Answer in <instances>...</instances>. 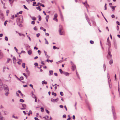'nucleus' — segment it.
<instances>
[{
    "mask_svg": "<svg viewBox=\"0 0 120 120\" xmlns=\"http://www.w3.org/2000/svg\"><path fill=\"white\" fill-rule=\"evenodd\" d=\"M63 73L64 75L67 76H68L69 75V73L66 72H64Z\"/></svg>",
    "mask_w": 120,
    "mask_h": 120,
    "instance_id": "nucleus-13",
    "label": "nucleus"
},
{
    "mask_svg": "<svg viewBox=\"0 0 120 120\" xmlns=\"http://www.w3.org/2000/svg\"><path fill=\"white\" fill-rule=\"evenodd\" d=\"M3 120V117L1 115V113L0 112V120Z\"/></svg>",
    "mask_w": 120,
    "mask_h": 120,
    "instance_id": "nucleus-21",
    "label": "nucleus"
},
{
    "mask_svg": "<svg viewBox=\"0 0 120 120\" xmlns=\"http://www.w3.org/2000/svg\"><path fill=\"white\" fill-rule=\"evenodd\" d=\"M82 3L86 6V8L89 7V5L87 4V3L86 1L84 3L83 2Z\"/></svg>",
    "mask_w": 120,
    "mask_h": 120,
    "instance_id": "nucleus-9",
    "label": "nucleus"
},
{
    "mask_svg": "<svg viewBox=\"0 0 120 120\" xmlns=\"http://www.w3.org/2000/svg\"><path fill=\"white\" fill-rule=\"evenodd\" d=\"M60 17L61 20L62 21H64V18L63 16V15L61 14L60 15Z\"/></svg>",
    "mask_w": 120,
    "mask_h": 120,
    "instance_id": "nucleus-14",
    "label": "nucleus"
},
{
    "mask_svg": "<svg viewBox=\"0 0 120 120\" xmlns=\"http://www.w3.org/2000/svg\"><path fill=\"white\" fill-rule=\"evenodd\" d=\"M40 5L41 6H42L43 7H45L44 5L43 4H42L41 3V4H40Z\"/></svg>",
    "mask_w": 120,
    "mask_h": 120,
    "instance_id": "nucleus-41",
    "label": "nucleus"
},
{
    "mask_svg": "<svg viewBox=\"0 0 120 120\" xmlns=\"http://www.w3.org/2000/svg\"><path fill=\"white\" fill-rule=\"evenodd\" d=\"M22 106L23 108H26V105L25 104H22Z\"/></svg>",
    "mask_w": 120,
    "mask_h": 120,
    "instance_id": "nucleus-26",
    "label": "nucleus"
},
{
    "mask_svg": "<svg viewBox=\"0 0 120 120\" xmlns=\"http://www.w3.org/2000/svg\"><path fill=\"white\" fill-rule=\"evenodd\" d=\"M20 102H24V100L22 99H21L20 100Z\"/></svg>",
    "mask_w": 120,
    "mask_h": 120,
    "instance_id": "nucleus-31",
    "label": "nucleus"
},
{
    "mask_svg": "<svg viewBox=\"0 0 120 120\" xmlns=\"http://www.w3.org/2000/svg\"><path fill=\"white\" fill-rule=\"evenodd\" d=\"M23 6H24V8L25 9H27V8L26 7V6L25 5H23Z\"/></svg>",
    "mask_w": 120,
    "mask_h": 120,
    "instance_id": "nucleus-44",
    "label": "nucleus"
},
{
    "mask_svg": "<svg viewBox=\"0 0 120 120\" xmlns=\"http://www.w3.org/2000/svg\"><path fill=\"white\" fill-rule=\"evenodd\" d=\"M36 4V2H33V6H35V5Z\"/></svg>",
    "mask_w": 120,
    "mask_h": 120,
    "instance_id": "nucleus-43",
    "label": "nucleus"
},
{
    "mask_svg": "<svg viewBox=\"0 0 120 120\" xmlns=\"http://www.w3.org/2000/svg\"><path fill=\"white\" fill-rule=\"evenodd\" d=\"M90 42L91 44H93L94 43V41L92 40H91L90 41Z\"/></svg>",
    "mask_w": 120,
    "mask_h": 120,
    "instance_id": "nucleus-30",
    "label": "nucleus"
},
{
    "mask_svg": "<svg viewBox=\"0 0 120 120\" xmlns=\"http://www.w3.org/2000/svg\"><path fill=\"white\" fill-rule=\"evenodd\" d=\"M34 98L35 99V102H37V99L36 97H35Z\"/></svg>",
    "mask_w": 120,
    "mask_h": 120,
    "instance_id": "nucleus-46",
    "label": "nucleus"
},
{
    "mask_svg": "<svg viewBox=\"0 0 120 120\" xmlns=\"http://www.w3.org/2000/svg\"><path fill=\"white\" fill-rule=\"evenodd\" d=\"M41 112H43L44 111L43 108L42 107L41 108Z\"/></svg>",
    "mask_w": 120,
    "mask_h": 120,
    "instance_id": "nucleus-33",
    "label": "nucleus"
},
{
    "mask_svg": "<svg viewBox=\"0 0 120 120\" xmlns=\"http://www.w3.org/2000/svg\"><path fill=\"white\" fill-rule=\"evenodd\" d=\"M20 79L21 80H23V78L22 77H20Z\"/></svg>",
    "mask_w": 120,
    "mask_h": 120,
    "instance_id": "nucleus-64",
    "label": "nucleus"
},
{
    "mask_svg": "<svg viewBox=\"0 0 120 120\" xmlns=\"http://www.w3.org/2000/svg\"><path fill=\"white\" fill-rule=\"evenodd\" d=\"M9 11L8 10H7L6 11V12L7 14V15H8V14L9 13Z\"/></svg>",
    "mask_w": 120,
    "mask_h": 120,
    "instance_id": "nucleus-36",
    "label": "nucleus"
},
{
    "mask_svg": "<svg viewBox=\"0 0 120 120\" xmlns=\"http://www.w3.org/2000/svg\"><path fill=\"white\" fill-rule=\"evenodd\" d=\"M13 60L14 63L15 64L16 63V59L15 57L14 56L13 57Z\"/></svg>",
    "mask_w": 120,
    "mask_h": 120,
    "instance_id": "nucleus-11",
    "label": "nucleus"
},
{
    "mask_svg": "<svg viewBox=\"0 0 120 120\" xmlns=\"http://www.w3.org/2000/svg\"><path fill=\"white\" fill-rule=\"evenodd\" d=\"M57 16L58 15L57 14H55L54 15V17L53 18V20L56 22H57L58 21L57 19Z\"/></svg>",
    "mask_w": 120,
    "mask_h": 120,
    "instance_id": "nucleus-3",
    "label": "nucleus"
},
{
    "mask_svg": "<svg viewBox=\"0 0 120 120\" xmlns=\"http://www.w3.org/2000/svg\"><path fill=\"white\" fill-rule=\"evenodd\" d=\"M52 94L54 95V96H56V93H54L53 92H52Z\"/></svg>",
    "mask_w": 120,
    "mask_h": 120,
    "instance_id": "nucleus-18",
    "label": "nucleus"
},
{
    "mask_svg": "<svg viewBox=\"0 0 120 120\" xmlns=\"http://www.w3.org/2000/svg\"><path fill=\"white\" fill-rule=\"evenodd\" d=\"M38 18H39V19H38L39 20V21L41 20V16L40 15H39L38 16Z\"/></svg>",
    "mask_w": 120,
    "mask_h": 120,
    "instance_id": "nucleus-27",
    "label": "nucleus"
},
{
    "mask_svg": "<svg viewBox=\"0 0 120 120\" xmlns=\"http://www.w3.org/2000/svg\"><path fill=\"white\" fill-rule=\"evenodd\" d=\"M41 63L43 65H44L45 64L44 63V62L43 61H42V62H41Z\"/></svg>",
    "mask_w": 120,
    "mask_h": 120,
    "instance_id": "nucleus-60",
    "label": "nucleus"
},
{
    "mask_svg": "<svg viewBox=\"0 0 120 120\" xmlns=\"http://www.w3.org/2000/svg\"><path fill=\"white\" fill-rule=\"evenodd\" d=\"M112 55L110 52H108V55L107 56V58L108 59H110L111 58Z\"/></svg>",
    "mask_w": 120,
    "mask_h": 120,
    "instance_id": "nucleus-7",
    "label": "nucleus"
},
{
    "mask_svg": "<svg viewBox=\"0 0 120 120\" xmlns=\"http://www.w3.org/2000/svg\"><path fill=\"white\" fill-rule=\"evenodd\" d=\"M111 17L112 18H113L115 17V16L114 15H111Z\"/></svg>",
    "mask_w": 120,
    "mask_h": 120,
    "instance_id": "nucleus-50",
    "label": "nucleus"
},
{
    "mask_svg": "<svg viewBox=\"0 0 120 120\" xmlns=\"http://www.w3.org/2000/svg\"><path fill=\"white\" fill-rule=\"evenodd\" d=\"M45 34L46 36H48L49 35V34L48 33H45Z\"/></svg>",
    "mask_w": 120,
    "mask_h": 120,
    "instance_id": "nucleus-57",
    "label": "nucleus"
},
{
    "mask_svg": "<svg viewBox=\"0 0 120 120\" xmlns=\"http://www.w3.org/2000/svg\"><path fill=\"white\" fill-rule=\"evenodd\" d=\"M54 74L55 75L57 76V74L56 73H54Z\"/></svg>",
    "mask_w": 120,
    "mask_h": 120,
    "instance_id": "nucleus-61",
    "label": "nucleus"
},
{
    "mask_svg": "<svg viewBox=\"0 0 120 120\" xmlns=\"http://www.w3.org/2000/svg\"><path fill=\"white\" fill-rule=\"evenodd\" d=\"M32 52V51L30 50H29L28 51V53L29 55H30Z\"/></svg>",
    "mask_w": 120,
    "mask_h": 120,
    "instance_id": "nucleus-17",
    "label": "nucleus"
},
{
    "mask_svg": "<svg viewBox=\"0 0 120 120\" xmlns=\"http://www.w3.org/2000/svg\"><path fill=\"white\" fill-rule=\"evenodd\" d=\"M59 32L60 35H62L64 34V32L63 30L62 26L61 25L59 26Z\"/></svg>",
    "mask_w": 120,
    "mask_h": 120,
    "instance_id": "nucleus-1",
    "label": "nucleus"
},
{
    "mask_svg": "<svg viewBox=\"0 0 120 120\" xmlns=\"http://www.w3.org/2000/svg\"><path fill=\"white\" fill-rule=\"evenodd\" d=\"M75 116L74 115H73V119H74V120L75 119Z\"/></svg>",
    "mask_w": 120,
    "mask_h": 120,
    "instance_id": "nucleus-58",
    "label": "nucleus"
},
{
    "mask_svg": "<svg viewBox=\"0 0 120 120\" xmlns=\"http://www.w3.org/2000/svg\"><path fill=\"white\" fill-rule=\"evenodd\" d=\"M22 66L24 68H25V63H22Z\"/></svg>",
    "mask_w": 120,
    "mask_h": 120,
    "instance_id": "nucleus-24",
    "label": "nucleus"
},
{
    "mask_svg": "<svg viewBox=\"0 0 120 120\" xmlns=\"http://www.w3.org/2000/svg\"><path fill=\"white\" fill-rule=\"evenodd\" d=\"M31 23L33 24H34L35 23V22L34 21H32Z\"/></svg>",
    "mask_w": 120,
    "mask_h": 120,
    "instance_id": "nucleus-39",
    "label": "nucleus"
},
{
    "mask_svg": "<svg viewBox=\"0 0 120 120\" xmlns=\"http://www.w3.org/2000/svg\"><path fill=\"white\" fill-rule=\"evenodd\" d=\"M14 48L15 49V50L16 51V52H17L18 51L17 49H16V47H15Z\"/></svg>",
    "mask_w": 120,
    "mask_h": 120,
    "instance_id": "nucleus-54",
    "label": "nucleus"
},
{
    "mask_svg": "<svg viewBox=\"0 0 120 120\" xmlns=\"http://www.w3.org/2000/svg\"><path fill=\"white\" fill-rule=\"evenodd\" d=\"M49 16L47 15V16H46V17L45 18L46 19V21L47 22H48V19L49 18Z\"/></svg>",
    "mask_w": 120,
    "mask_h": 120,
    "instance_id": "nucleus-23",
    "label": "nucleus"
},
{
    "mask_svg": "<svg viewBox=\"0 0 120 120\" xmlns=\"http://www.w3.org/2000/svg\"><path fill=\"white\" fill-rule=\"evenodd\" d=\"M40 35V34L39 33H38L37 34V36L38 37Z\"/></svg>",
    "mask_w": 120,
    "mask_h": 120,
    "instance_id": "nucleus-42",
    "label": "nucleus"
},
{
    "mask_svg": "<svg viewBox=\"0 0 120 120\" xmlns=\"http://www.w3.org/2000/svg\"><path fill=\"white\" fill-rule=\"evenodd\" d=\"M5 39L6 41H8V37L6 36L5 37Z\"/></svg>",
    "mask_w": 120,
    "mask_h": 120,
    "instance_id": "nucleus-32",
    "label": "nucleus"
},
{
    "mask_svg": "<svg viewBox=\"0 0 120 120\" xmlns=\"http://www.w3.org/2000/svg\"><path fill=\"white\" fill-rule=\"evenodd\" d=\"M40 7H36V9L37 10H39V11H40L41 10V9L40 8Z\"/></svg>",
    "mask_w": 120,
    "mask_h": 120,
    "instance_id": "nucleus-22",
    "label": "nucleus"
},
{
    "mask_svg": "<svg viewBox=\"0 0 120 120\" xmlns=\"http://www.w3.org/2000/svg\"><path fill=\"white\" fill-rule=\"evenodd\" d=\"M107 42L109 43V44H108V43H107V44L109 46V47H110L111 46V44L110 43V42L109 41V38L108 37L107 39Z\"/></svg>",
    "mask_w": 120,
    "mask_h": 120,
    "instance_id": "nucleus-8",
    "label": "nucleus"
},
{
    "mask_svg": "<svg viewBox=\"0 0 120 120\" xmlns=\"http://www.w3.org/2000/svg\"><path fill=\"white\" fill-rule=\"evenodd\" d=\"M31 18L33 20H36V18L34 17H31Z\"/></svg>",
    "mask_w": 120,
    "mask_h": 120,
    "instance_id": "nucleus-16",
    "label": "nucleus"
},
{
    "mask_svg": "<svg viewBox=\"0 0 120 120\" xmlns=\"http://www.w3.org/2000/svg\"><path fill=\"white\" fill-rule=\"evenodd\" d=\"M60 107L61 108H63V106L62 105H60Z\"/></svg>",
    "mask_w": 120,
    "mask_h": 120,
    "instance_id": "nucleus-56",
    "label": "nucleus"
},
{
    "mask_svg": "<svg viewBox=\"0 0 120 120\" xmlns=\"http://www.w3.org/2000/svg\"><path fill=\"white\" fill-rule=\"evenodd\" d=\"M34 49H38V48L36 47H35L34 48Z\"/></svg>",
    "mask_w": 120,
    "mask_h": 120,
    "instance_id": "nucleus-62",
    "label": "nucleus"
},
{
    "mask_svg": "<svg viewBox=\"0 0 120 120\" xmlns=\"http://www.w3.org/2000/svg\"><path fill=\"white\" fill-rule=\"evenodd\" d=\"M64 107L65 108V109L66 110V111H67V108L66 106H64Z\"/></svg>",
    "mask_w": 120,
    "mask_h": 120,
    "instance_id": "nucleus-59",
    "label": "nucleus"
},
{
    "mask_svg": "<svg viewBox=\"0 0 120 120\" xmlns=\"http://www.w3.org/2000/svg\"><path fill=\"white\" fill-rule=\"evenodd\" d=\"M42 84L44 83V84H47V82H46L45 81H42Z\"/></svg>",
    "mask_w": 120,
    "mask_h": 120,
    "instance_id": "nucleus-25",
    "label": "nucleus"
},
{
    "mask_svg": "<svg viewBox=\"0 0 120 120\" xmlns=\"http://www.w3.org/2000/svg\"><path fill=\"white\" fill-rule=\"evenodd\" d=\"M60 95L61 96H63V95L64 94L62 92H60Z\"/></svg>",
    "mask_w": 120,
    "mask_h": 120,
    "instance_id": "nucleus-35",
    "label": "nucleus"
},
{
    "mask_svg": "<svg viewBox=\"0 0 120 120\" xmlns=\"http://www.w3.org/2000/svg\"><path fill=\"white\" fill-rule=\"evenodd\" d=\"M41 3H38V4L36 5V6H38L39 5H40Z\"/></svg>",
    "mask_w": 120,
    "mask_h": 120,
    "instance_id": "nucleus-52",
    "label": "nucleus"
},
{
    "mask_svg": "<svg viewBox=\"0 0 120 120\" xmlns=\"http://www.w3.org/2000/svg\"><path fill=\"white\" fill-rule=\"evenodd\" d=\"M3 87V85H1V86H0V90H2L3 89L2 87Z\"/></svg>",
    "mask_w": 120,
    "mask_h": 120,
    "instance_id": "nucleus-34",
    "label": "nucleus"
},
{
    "mask_svg": "<svg viewBox=\"0 0 120 120\" xmlns=\"http://www.w3.org/2000/svg\"><path fill=\"white\" fill-rule=\"evenodd\" d=\"M3 54L2 52H0V59L2 58L3 57Z\"/></svg>",
    "mask_w": 120,
    "mask_h": 120,
    "instance_id": "nucleus-10",
    "label": "nucleus"
},
{
    "mask_svg": "<svg viewBox=\"0 0 120 120\" xmlns=\"http://www.w3.org/2000/svg\"><path fill=\"white\" fill-rule=\"evenodd\" d=\"M34 64L35 66H38V64L37 63H35Z\"/></svg>",
    "mask_w": 120,
    "mask_h": 120,
    "instance_id": "nucleus-40",
    "label": "nucleus"
},
{
    "mask_svg": "<svg viewBox=\"0 0 120 120\" xmlns=\"http://www.w3.org/2000/svg\"><path fill=\"white\" fill-rule=\"evenodd\" d=\"M53 48L54 49H56L57 48L55 46H53Z\"/></svg>",
    "mask_w": 120,
    "mask_h": 120,
    "instance_id": "nucleus-51",
    "label": "nucleus"
},
{
    "mask_svg": "<svg viewBox=\"0 0 120 120\" xmlns=\"http://www.w3.org/2000/svg\"><path fill=\"white\" fill-rule=\"evenodd\" d=\"M44 118H45L46 120H51L52 118L51 117H50V119L49 118V117L47 116H45Z\"/></svg>",
    "mask_w": 120,
    "mask_h": 120,
    "instance_id": "nucleus-6",
    "label": "nucleus"
},
{
    "mask_svg": "<svg viewBox=\"0 0 120 120\" xmlns=\"http://www.w3.org/2000/svg\"><path fill=\"white\" fill-rule=\"evenodd\" d=\"M116 6H113L112 7V11H114L115 10V8Z\"/></svg>",
    "mask_w": 120,
    "mask_h": 120,
    "instance_id": "nucleus-29",
    "label": "nucleus"
},
{
    "mask_svg": "<svg viewBox=\"0 0 120 120\" xmlns=\"http://www.w3.org/2000/svg\"><path fill=\"white\" fill-rule=\"evenodd\" d=\"M46 112L48 113H49V111L47 109L46 110Z\"/></svg>",
    "mask_w": 120,
    "mask_h": 120,
    "instance_id": "nucleus-53",
    "label": "nucleus"
},
{
    "mask_svg": "<svg viewBox=\"0 0 120 120\" xmlns=\"http://www.w3.org/2000/svg\"><path fill=\"white\" fill-rule=\"evenodd\" d=\"M19 36H25V35H24V34H20V33H19Z\"/></svg>",
    "mask_w": 120,
    "mask_h": 120,
    "instance_id": "nucleus-28",
    "label": "nucleus"
},
{
    "mask_svg": "<svg viewBox=\"0 0 120 120\" xmlns=\"http://www.w3.org/2000/svg\"><path fill=\"white\" fill-rule=\"evenodd\" d=\"M71 64L72 66V69L73 71H74L76 69L75 66L73 64L71 61Z\"/></svg>",
    "mask_w": 120,
    "mask_h": 120,
    "instance_id": "nucleus-5",
    "label": "nucleus"
},
{
    "mask_svg": "<svg viewBox=\"0 0 120 120\" xmlns=\"http://www.w3.org/2000/svg\"><path fill=\"white\" fill-rule=\"evenodd\" d=\"M4 89L5 90L6 92V93L5 94V95L6 96H7L8 94V88L7 86H4Z\"/></svg>",
    "mask_w": 120,
    "mask_h": 120,
    "instance_id": "nucleus-2",
    "label": "nucleus"
},
{
    "mask_svg": "<svg viewBox=\"0 0 120 120\" xmlns=\"http://www.w3.org/2000/svg\"><path fill=\"white\" fill-rule=\"evenodd\" d=\"M59 100V99L58 98H57V99H54L53 98H51V101L52 102H55L58 101Z\"/></svg>",
    "mask_w": 120,
    "mask_h": 120,
    "instance_id": "nucleus-4",
    "label": "nucleus"
},
{
    "mask_svg": "<svg viewBox=\"0 0 120 120\" xmlns=\"http://www.w3.org/2000/svg\"><path fill=\"white\" fill-rule=\"evenodd\" d=\"M45 43L46 44H49L47 40L45 41Z\"/></svg>",
    "mask_w": 120,
    "mask_h": 120,
    "instance_id": "nucleus-48",
    "label": "nucleus"
},
{
    "mask_svg": "<svg viewBox=\"0 0 120 120\" xmlns=\"http://www.w3.org/2000/svg\"><path fill=\"white\" fill-rule=\"evenodd\" d=\"M46 60L47 61L48 63L49 62H50L51 63H52L53 62V60Z\"/></svg>",
    "mask_w": 120,
    "mask_h": 120,
    "instance_id": "nucleus-19",
    "label": "nucleus"
},
{
    "mask_svg": "<svg viewBox=\"0 0 120 120\" xmlns=\"http://www.w3.org/2000/svg\"><path fill=\"white\" fill-rule=\"evenodd\" d=\"M116 23L117 24L119 25H120V23L118 21H117Z\"/></svg>",
    "mask_w": 120,
    "mask_h": 120,
    "instance_id": "nucleus-45",
    "label": "nucleus"
},
{
    "mask_svg": "<svg viewBox=\"0 0 120 120\" xmlns=\"http://www.w3.org/2000/svg\"><path fill=\"white\" fill-rule=\"evenodd\" d=\"M59 71L61 74H62V73L63 71L61 69H59Z\"/></svg>",
    "mask_w": 120,
    "mask_h": 120,
    "instance_id": "nucleus-38",
    "label": "nucleus"
},
{
    "mask_svg": "<svg viewBox=\"0 0 120 120\" xmlns=\"http://www.w3.org/2000/svg\"><path fill=\"white\" fill-rule=\"evenodd\" d=\"M11 60V59H10L8 58L7 59V61L6 62V63H8Z\"/></svg>",
    "mask_w": 120,
    "mask_h": 120,
    "instance_id": "nucleus-20",
    "label": "nucleus"
},
{
    "mask_svg": "<svg viewBox=\"0 0 120 120\" xmlns=\"http://www.w3.org/2000/svg\"><path fill=\"white\" fill-rule=\"evenodd\" d=\"M113 63V60H112V59L110 60V61L109 62V64H112Z\"/></svg>",
    "mask_w": 120,
    "mask_h": 120,
    "instance_id": "nucleus-15",
    "label": "nucleus"
},
{
    "mask_svg": "<svg viewBox=\"0 0 120 120\" xmlns=\"http://www.w3.org/2000/svg\"><path fill=\"white\" fill-rule=\"evenodd\" d=\"M22 11H21L19 12V13L20 14H22Z\"/></svg>",
    "mask_w": 120,
    "mask_h": 120,
    "instance_id": "nucleus-63",
    "label": "nucleus"
},
{
    "mask_svg": "<svg viewBox=\"0 0 120 120\" xmlns=\"http://www.w3.org/2000/svg\"><path fill=\"white\" fill-rule=\"evenodd\" d=\"M53 71L52 70H50L49 71V75H52L53 73Z\"/></svg>",
    "mask_w": 120,
    "mask_h": 120,
    "instance_id": "nucleus-12",
    "label": "nucleus"
},
{
    "mask_svg": "<svg viewBox=\"0 0 120 120\" xmlns=\"http://www.w3.org/2000/svg\"><path fill=\"white\" fill-rule=\"evenodd\" d=\"M38 58V56H36L34 58V59H36Z\"/></svg>",
    "mask_w": 120,
    "mask_h": 120,
    "instance_id": "nucleus-55",
    "label": "nucleus"
},
{
    "mask_svg": "<svg viewBox=\"0 0 120 120\" xmlns=\"http://www.w3.org/2000/svg\"><path fill=\"white\" fill-rule=\"evenodd\" d=\"M34 30H37V27L36 26H35L34 28Z\"/></svg>",
    "mask_w": 120,
    "mask_h": 120,
    "instance_id": "nucleus-37",
    "label": "nucleus"
},
{
    "mask_svg": "<svg viewBox=\"0 0 120 120\" xmlns=\"http://www.w3.org/2000/svg\"><path fill=\"white\" fill-rule=\"evenodd\" d=\"M7 22V21H5L4 23V25L5 26H6V24H7V22Z\"/></svg>",
    "mask_w": 120,
    "mask_h": 120,
    "instance_id": "nucleus-49",
    "label": "nucleus"
},
{
    "mask_svg": "<svg viewBox=\"0 0 120 120\" xmlns=\"http://www.w3.org/2000/svg\"><path fill=\"white\" fill-rule=\"evenodd\" d=\"M14 15H13L11 17V19H14Z\"/></svg>",
    "mask_w": 120,
    "mask_h": 120,
    "instance_id": "nucleus-47",
    "label": "nucleus"
}]
</instances>
